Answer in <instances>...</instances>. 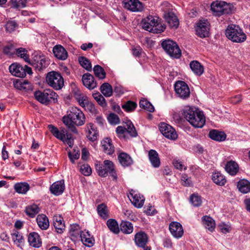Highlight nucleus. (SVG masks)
Listing matches in <instances>:
<instances>
[{
  "instance_id": "37",
  "label": "nucleus",
  "mask_w": 250,
  "mask_h": 250,
  "mask_svg": "<svg viewBox=\"0 0 250 250\" xmlns=\"http://www.w3.org/2000/svg\"><path fill=\"white\" fill-rule=\"evenodd\" d=\"M80 106L92 114H97L98 113V110L94 104L89 101L88 98L86 99V101L81 103Z\"/></svg>"
},
{
  "instance_id": "38",
  "label": "nucleus",
  "mask_w": 250,
  "mask_h": 250,
  "mask_svg": "<svg viewBox=\"0 0 250 250\" xmlns=\"http://www.w3.org/2000/svg\"><path fill=\"white\" fill-rule=\"evenodd\" d=\"M239 190L243 193H247L250 191V182L245 179L240 180L237 183Z\"/></svg>"
},
{
  "instance_id": "24",
  "label": "nucleus",
  "mask_w": 250,
  "mask_h": 250,
  "mask_svg": "<svg viewBox=\"0 0 250 250\" xmlns=\"http://www.w3.org/2000/svg\"><path fill=\"white\" fill-rule=\"evenodd\" d=\"M53 225L57 232L59 233H62L65 228L63 218L60 215L54 216Z\"/></svg>"
},
{
  "instance_id": "36",
  "label": "nucleus",
  "mask_w": 250,
  "mask_h": 250,
  "mask_svg": "<svg viewBox=\"0 0 250 250\" xmlns=\"http://www.w3.org/2000/svg\"><path fill=\"white\" fill-rule=\"evenodd\" d=\"M88 133L87 138L91 141L94 142L98 139V132L96 129L93 124L90 123L87 126Z\"/></svg>"
},
{
  "instance_id": "62",
  "label": "nucleus",
  "mask_w": 250,
  "mask_h": 250,
  "mask_svg": "<svg viewBox=\"0 0 250 250\" xmlns=\"http://www.w3.org/2000/svg\"><path fill=\"white\" fill-rule=\"evenodd\" d=\"M108 120L111 124H117L120 122L118 116L114 113H110L108 116Z\"/></svg>"
},
{
  "instance_id": "27",
  "label": "nucleus",
  "mask_w": 250,
  "mask_h": 250,
  "mask_svg": "<svg viewBox=\"0 0 250 250\" xmlns=\"http://www.w3.org/2000/svg\"><path fill=\"white\" fill-rule=\"evenodd\" d=\"M28 242L30 246L35 248H39L42 245V241L38 233L35 232L29 233L28 238Z\"/></svg>"
},
{
  "instance_id": "44",
  "label": "nucleus",
  "mask_w": 250,
  "mask_h": 250,
  "mask_svg": "<svg viewBox=\"0 0 250 250\" xmlns=\"http://www.w3.org/2000/svg\"><path fill=\"white\" fill-rule=\"evenodd\" d=\"M120 229L122 232L126 234H130L132 232L133 227L132 224L128 221L122 222L120 225Z\"/></svg>"
},
{
  "instance_id": "7",
  "label": "nucleus",
  "mask_w": 250,
  "mask_h": 250,
  "mask_svg": "<svg viewBox=\"0 0 250 250\" xmlns=\"http://www.w3.org/2000/svg\"><path fill=\"white\" fill-rule=\"evenodd\" d=\"M161 45L164 50L171 57L178 59L181 57V50L175 42L170 40H166L162 42Z\"/></svg>"
},
{
  "instance_id": "30",
  "label": "nucleus",
  "mask_w": 250,
  "mask_h": 250,
  "mask_svg": "<svg viewBox=\"0 0 250 250\" xmlns=\"http://www.w3.org/2000/svg\"><path fill=\"white\" fill-rule=\"evenodd\" d=\"M48 129L51 133L57 139L64 142L65 138V131L64 130H62L61 131L52 125H49L48 126Z\"/></svg>"
},
{
  "instance_id": "58",
  "label": "nucleus",
  "mask_w": 250,
  "mask_h": 250,
  "mask_svg": "<svg viewBox=\"0 0 250 250\" xmlns=\"http://www.w3.org/2000/svg\"><path fill=\"white\" fill-rule=\"evenodd\" d=\"M190 201L194 207L201 206L202 202L201 197L196 194H193L190 196Z\"/></svg>"
},
{
  "instance_id": "14",
  "label": "nucleus",
  "mask_w": 250,
  "mask_h": 250,
  "mask_svg": "<svg viewBox=\"0 0 250 250\" xmlns=\"http://www.w3.org/2000/svg\"><path fill=\"white\" fill-rule=\"evenodd\" d=\"M209 23L208 21H200L196 24V34L201 38H205L209 35Z\"/></svg>"
},
{
  "instance_id": "13",
  "label": "nucleus",
  "mask_w": 250,
  "mask_h": 250,
  "mask_svg": "<svg viewBox=\"0 0 250 250\" xmlns=\"http://www.w3.org/2000/svg\"><path fill=\"white\" fill-rule=\"evenodd\" d=\"M127 196L132 204L135 207L141 208L143 207L145 198L139 193L131 189Z\"/></svg>"
},
{
  "instance_id": "10",
  "label": "nucleus",
  "mask_w": 250,
  "mask_h": 250,
  "mask_svg": "<svg viewBox=\"0 0 250 250\" xmlns=\"http://www.w3.org/2000/svg\"><path fill=\"white\" fill-rule=\"evenodd\" d=\"M174 89L177 94L181 98L186 99L189 96L190 91L188 86L183 81H177L174 85Z\"/></svg>"
},
{
  "instance_id": "17",
  "label": "nucleus",
  "mask_w": 250,
  "mask_h": 250,
  "mask_svg": "<svg viewBox=\"0 0 250 250\" xmlns=\"http://www.w3.org/2000/svg\"><path fill=\"white\" fill-rule=\"evenodd\" d=\"M14 87L20 90L27 91L32 89L31 84L26 79H15L13 81Z\"/></svg>"
},
{
  "instance_id": "54",
  "label": "nucleus",
  "mask_w": 250,
  "mask_h": 250,
  "mask_svg": "<svg viewBox=\"0 0 250 250\" xmlns=\"http://www.w3.org/2000/svg\"><path fill=\"white\" fill-rule=\"evenodd\" d=\"M16 49L13 44H7L3 47V52L4 54L11 57L15 55Z\"/></svg>"
},
{
  "instance_id": "50",
  "label": "nucleus",
  "mask_w": 250,
  "mask_h": 250,
  "mask_svg": "<svg viewBox=\"0 0 250 250\" xmlns=\"http://www.w3.org/2000/svg\"><path fill=\"white\" fill-rule=\"evenodd\" d=\"M82 81L83 85L90 90L94 89L97 85L95 79H82Z\"/></svg>"
},
{
  "instance_id": "60",
  "label": "nucleus",
  "mask_w": 250,
  "mask_h": 250,
  "mask_svg": "<svg viewBox=\"0 0 250 250\" xmlns=\"http://www.w3.org/2000/svg\"><path fill=\"white\" fill-rule=\"evenodd\" d=\"M17 27L18 24L15 21H8L5 25L6 31L10 33L15 31Z\"/></svg>"
},
{
  "instance_id": "53",
  "label": "nucleus",
  "mask_w": 250,
  "mask_h": 250,
  "mask_svg": "<svg viewBox=\"0 0 250 250\" xmlns=\"http://www.w3.org/2000/svg\"><path fill=\"white\" fill-rule=\"evenodd\" d=\"M95 76L99 78H105L106 73L103 67L99 65H95L93 68Z\"/></svg>"
},
{
  "instance_id": "1",
  "label": "nucleus",
  "mask_w": 250,
  "mask_h": 250,
  "mask_svg": "<svg viewBox=\"0 0 250 250\" xmlns=\"http://www.w3.org/2000/svg\"><path fill=\"white\" fill-rule=\"evenodd\" d=\"M63 124L72 132L77 134L78 130L75 125L82 126L85 122V117L83 111L77 107H71L66 115L62 117Z\"/></svg>"
},
{
  "instance_id": "48",
  "label": "nucleus",
  "mask_w": 250,
  "mask_h": 250,
  "mask_svg": "<svg viewBox=\"0 0 250 250\" xmlns=\"http://www.w3.org/2000/svg\"><path fill=\"white\" fill-rule=\"evenodd\" d=\"M101 91L106 97H110L112 94L111 86L108 83H104L101 86Z\"/></svg>"
},
{
  "instance_id": "19",
  "label": "nucleus",
  "mask_w": 250,
  "mask_h": 250,
  "mask_svg": "<svg viewBox=\"0 0 250 250\" xmlns=\"http://www.w3.org/2000/svg\"><path fill=\"white\" fill-rule=\"evenodd\" d=\"M80 237L83 243L86 247H91L95 244L94 238L88 231H82Z\"/></svg>"
},
{
  "instance_id": "45",
  "label": "nucleus",
  "mask_w": 250,
  "mask_h": 250,
  "mask_svg": "<svg viewBox=\"0 0 250 250\" xmlns=\"http://www.w3.org/2000/svg\"><path fill=\"white\" fill-rule=\"evenodd\" d=\"M97 211L98 214L103 219H106L108 217L107 208L104 204H101L98 206Z\"/></svg>"
},
{
  "instance_id": "11",
  "label": "nucleus",
  "mask_w": 250,
  "mask_h": 250,
  "mask_svg": "<svg viewBox=\"0 0 250 250\" xmlns=\"http://www.w3.org/2000/svg\"><path fill=\"white\" fill-rule=\"evenodd\" d=\"M159 129L162 134L168 139L175 140L177 138L175 129L166 123H161L159 125Z\"/></svg>"
},
{
  "instance_id": "57",
  "label": "nucleus",
  "mask_w": 250,
  "mask_h": 250,
  "mask_svg": "<svg viewBox=\"0 0 250 250\" xmlns=\"http://www.w3.org/2000/svg\"><path fill=\"white\" fill-rule=\"evenodd\" d=\"M70 233L71 236L77 237L80 235L82 231L80 230V226L78 224H73L70 227Z\"/></svg>"
},
{
  "instance_id": "56",
  "label": "nucleus",
  "mask_w": 250,
  "mask_h": 250,
  "mask_svg": "<svg viewBox=\"0 0 250 250\" xmlns=\"http://www.w3.org/2000/svg\"><path fill=\"white\" fill-rule=\"evenodd\" d=\"M79 167H80V171L84 175L89 176L91 174V168L88 164H84L80 165V163H79Z\"/></svg>"
},
{
  "instance_id": "63",
  "label": "nucleus",
  "mask_w": 250,
  "mask_h": 250,
  "mask_svg": "<svg viewBox=\"0 0 250 250\" xmlns=\"http://www.w3.org/2000/svg\"><path fill=\"white\" fill-rule=\"evenodd\" d=\"M116 132L118 134V136L120 138H125V136L126 134V127L125 125L124 126H118L116 128Z\"/></svg>"
},
{
  "instance_id": "43",
  "label": "nucleus",
  "mask_w": 250,
  "mask_h": 250,
  "mask_svg": "<svg viewBox=\"0 0 250 250\" xmlns=\"http://www.w3.org/2000/svg\"><path fill=\"white\" fill-rule=\"evenodd\" d=\"M106 225L108 229L112 232L115 234H118L119 232L120 229L118 226V224L115 219H108L107 221Z\"/></svg>"
},
{
  "instance_id": "16",
  "label": "nucleus",
  "mask_w": 250,
  "mask_h": 250,
  "mask_svg": "<svg viewBox=\"0 0 250 250\" xmlns=\"http://www.w3.org/2000/svg\"><path fill=\"white\" fill-rule=\"evenodd\" d=\"M169 229L171 235L176 238H181L184 233L181 224L177 222H172L169 225Z\"/></svg>"
},
{
  "instance_id": "15",
  "label": "nucleus",
  "mask_w": 250,
  "mask_h": 250,
  "mask_svg": "<svg viewBox=\"0 0 250 250\" xmlns=\"http://www.w3.org/2000/svg\"><path fill=\"white\" fill-rule=\"evenodd\" d=\"M31 63L36 69L39 71L45 68L48 65L45 56L41 55H35Z\"/></svg>"
},
{
  "instance_id": "39",
  "label": "nucleus",
  "mask_w": 250,
  "mask_h": 250,
  "mask_svg": "<svg viewBox=\"0 0 250 250\" xmlns=\"http://www.w3.org/2000/svg\"><path fill=\"white\" fill-rule=\"evenodd\" d=\"M29 188V185L26 182L18 183L14 185L15 191L20 194H25Z\"/></svg>"
},
{
  "instance_id": "23",
  "label": "nucleus",
  "mask_w": 250,
  "mask_h": 250,
  "mask_svg": "<svg viewBox=\"0 0 250 250\" xmlns=\"http://www.w3.org/2000/svg\"><path fill=\"white\" fill-rule=\"evenodd\" d=\"M148 241V237L146 233L140 231L135 235V242L138 247L144 248Z\"/></svg>"
},
{
  "instance_id": "55",
  "label": "nucleus",
  "mask_w": 250,
  "mask_h": 250,
  "mask_svg": "<svg viewBox=\"0 0 250 250\" xmlns=\"http://www.w3.org/2000/svg\"><path fill=\"white\" fill-rule=\"evenodd\" d=\"M136 107V103L131 101H128L125 104L122 105V108L127 112H131L133 111Z\"/></svg>"
},
{
  "instance_id": "9",
  "label": "nucleus",
  "mask_w": 250,
  "mask_h": 250,
  "mask_svg": "<svg viewBox=\"0 0 250 250\" xmlns=\"http://www.w3.org/2000/svg\"><path fill=\"white\" fill-rule=\"evenodd\" d=\"M210 9L216 16H221L230 12V5L224 1L216 0L211 3Z\"/></svg>"
},
{
  "instance_id": "41",
  "label": "nucleus",
  "mask_w": 250,
  "mask_h": 250,
  "mask_svg": "<svg viewBox=\"0 0 250 250\" xmlns=\"http://www.w3.org/2000/svg\"><path fill=\"white\" fill-rule=\"evenodd\" d=\"M40 211V208L35 204H32L27 206L25 210V212L27 215L30 217H34Z\"/></svg>"
},
{
  "instance_id": "61",
  "label": "nucleus",
  "mask_w": 250,
  "mask_h": 250,
  "mask_svg": "<svg viewBox=\"0 0 250 250\" xmlns=\"http://www.w3.org/2000/svg\"><path fill=\"white\" fill-rule=\"evenodd\" d=\"M68 155L70 161L72 163H74L75 160H78L80 157V151L74 150L73 153L69 151L68 153Z\"/></svg>"
},
{
  "instance_id": "18",
  "label": "nucleus",
  "mask_w": 250,
  "mask_h": 250,
  "mask_svg": "<svg viewBox=\"0 0 250 250\" xmlns=\"http://www.w3.org/2000/svg\"><path fill=\"white\" fill-rule=\"evenodd\" d=\"M71 93L72 96L77 100L80 105L81 104V102L86 101V99L88 98L86 95L83 94L80 89L75 85L72 86Z\"/></svg>"
},
{
  "instance_id": "29",
  "label": "nucleus",
  "mask_w": 250,
  "mask_h": 250,
  "mask_svg": "<svg viewBox=\"0 0 250 250\" xmlns=\"http://www.w3.org/2000/svg\"><path fill=\"white\" fill-rule=\"evenodd\" d=\"M202 221L204 227L210 232L214 231L215 228V221L211 217L204 216L202 218Z\"/></svg>"
},
{
  "instance_id": "25",
  "label": "nucleus",
  "mask_w": 250,
  "mask_h": 250,
  "mask_svg": "<svg viewBox=\"0 0 250 250\" xmlns=\"http://www.w3.org/2000/svg\"><path fill=\"white\" fill-rule=\"evenodd\" d=\"M101 146L103 151L108 155H111L114 152V147L110 138H106L101 141Z\"/></svg>"
},
{
  "instance_id": "2",
  "label": "nucleus",
  "mask_w": 250,
  "mask_h": 250,
  "mask_svg": "<svg viewBox=\"0 0 250 250\" xmlns=\"http://www.w3.org/2000/svg\"><path fill=\"white\" fill-rule=\"evenodd\" d=\"M182 114L194 127L202 128L205 124L206 119L203 112L196 107L186 106L183 109Z\"/></svg>"
},
{
  "instance_id": "64",
  "label": "nucleus",
  "mask_w": 250,
  "mask_h": 250,
  "mask_svg": "<svg viewBox=\"0 0 250 250\" xmlns=\"http://www.w3.org/2000/svg\"><path fill=\"white\" fill-rule=\"evenodd\" d=\"M181 181L182 184L185 186H190L192 184L191 178L188 177V175L186 174H182L181 176Z\"/></svg>"
},
{
  "instance_id": "22",
  "label": "nucleus",
  "mask_w": 250,
  "mask_h": 250,
  "mask_svg": "<svg viewBox=\"0 0 250 250\" xmlns=\"http://www.w3.org/2000/svg\"><path fill=\"white\" fill-rule=\"evenodd\" d=\"M54 56L59 60H65L68 57V54L65 48L61 45L55 46L53 49Z\"/></svg>"
},
{
  "instance_id": "20",
  "label": "nucleus",
  "mask_w": 250,
  "mask_h": 250,
  "mask_svg": "<svg viewBox=\"0 0 250 250\" xmlns=\"http://www.w3.org/2000/svg\"><path fill=\"white\" fill-rule=\"evenodd\" d=\"M64 189V181L63 180L55 182L50 188L51 193L57 196L62 194Z\"/></svg>"
},
{
  "instance_id": "21",
  "label": "nucleus",
  "mask_w": 250,
  "mask_h": 250,
  "mask_svg": "<svg viewBox=\"0 0 250 250\" xmlns=\"http://www.w3.org/2000/svg\"><path fill=\"white\" fill-rule=\"evenodd\" d=\"M148 159L151 166L155 168L160 166L161 162L158 152L154 149H151L148 153Z\"/></svg>"
},
{
  "instance_id": "51",
  "label": "nucleus",
  "mask_w": 250,
  "mask_h": 250,
  "mask_svg": "<svg viewBox=\"0 0 250 250\" xmlns=\"http://www.w3.org/2000/svg\"><path fill=\"white\" fill-rule=\"evenodd\" d=\"M79 62L81 65L87 70L90 71L92 69V65L90 61L84 57H80L79 58Z\"/></svg>"
},
{
  "instance_id": "46",
  "label": "nucleus",
  "mask_w": 250,
  "mask_h": 250,
  "mask_svg": "<svg viewBox=\"0 0 250 250\" xmlns=\"http://www.w3.org/2000/svg\"><path fill=\"white\" fill-rule=\"evenodd\" d=\"M125 126L126 127V134H129L131 137H136L137 135L135 128L130 121H127L125 123Z\"/></svg>"
},
{
  "instance_id": "40",
  "label": "nucleus",
  "mask_w": 250,
  "mask_h": 250,
  "mask_svg": "<svg viewBox=\"0 0 250 250\" xmlns=\"http://www.w3.org/2000/svg\"><path fill=\"white\" fill-rule=\"evenodd\" d=\"M212 179L214 183L219 186H224L226 183L225 176L220 172H216L212 174Z\"/></svg>"
},
{
  "instance_id": "52",
  "label": "nucleus",
  "mask_w": 250,
  "mask_h": 250,
  "mask_svg": "<svg viewBox=\"0 0 250 250\" xmlns=\"http://www.w3.org/2000/svg\"><path fill=\"white\" fill-rule=\"evenodd\" d=\"M26 0H11V7L15 9L22 8L26 6Z\"/></svg>"
},
{
  "instance_id": "5",
  "label": "nucleus",
  "mask_w": 250,
  "mask_h": 250,
  "mask_svg": "<svg viewBox=\"0 0 250 250\" xmlns=\"http://www.w3.org/2000/svg\"><path fill=\"white\" fill-rule=\"evenodd\" d=\"M35 99L42 104L47 105L57 100L58 95L53 90L46 89L43 91L37 90L34 93Z\"/></svg>"
},
{
  "instance_id": "8",
  "label": "nucleus",
  "mask_w": 250,
  "mask_h": 250,
  "mask_svg": "<svg viewBox=\"0 0 250 250\" xmlns=\"http://www.w3.org/2000/svg\"><path fill=\"white\" fill-rule=\"evenodd\" d=\"M9 70L12 75L21 78H24L26 74L31 76L33 73L32 68L26 65L22 66L17 63L11 64L9 67Z\"/></svg>"
},
{
  "instance_id": "33",
  "label": "nucleus",
  "mask_w": 250,
  "mask_h": 250,
  "mask_svg": "<svg viewBox=\"0 0 250 250\" xmlns=\"http://www.w3.org/2000/svg\"><path fill=\"white\" fill-rule=\"evenodd\" d=\"M46 83L56 90L61 89L64 85L63 79H43Z\"/></svg>"
},
{
  "instance_id": "6",
  "label": "nucleus",
  "mask_w": 250,
  "mask_h": 250,
  "mask_svg": "<svg viewBox=\"0 0 250 250\" xmlns=\"http://www.w3.org/2000/svg\"><path fill=\"white\" fill-rule=\"evenodd\" d=\"M96 169L98 175L101 177H105L108 173H109L113 179H117V175L115 170L113 163L110 160H104L103 164L97 165Z\"/></svg>"
},
{
  "instance_id": "32",
  "label": "nucleus",
  "mask_w": 250,
  "mask_h": 250,
  "mask_svg": "<svg viewBox=\"0 0 250 250\" xmlns=\"http://www.w3.org/2000/svg\"><path fill=\"white\" fill-rule=\"evenodd\" d=\"M225 169L230 175L234 176L238 172L239 167L235 162L231 160L227 163Z\"/></svg>"
},
{
  "instance_id": "47",
  "label": "nucleus",
  "mask_w": 250,
  "mask_h": 250,
  "mask_svg": "<svg viewBox=\"0 0 250 250\" xmlns=\"http://www.w3.org/2000/svg\"><path fill=\"white\" fill-rule=\"evenodd\" d=\"M140 107L145 109L146 110L153 112L154 111V107L152 104L146 99L141 100L139 103Z\"/></svg>"
},
{
  "instance_id": "28",
  "label": "nucleus",
  "mask_w": 250,
  "mask_h": 250,
  "mask_svg": "<svg viewBox=\"0 0 250 250\" xmlns=\"http://www.w3.org/2000/svg\"><path fill=\"white\" fill-rule=\"evenodd\" d=\"M164 17L170 27L177 28L179 25V21L176 15L172 12L165 13Z\"/></svg>"
},
{
  "instance_id": "12",
  "label": "nucleus",
  "mask_w": 250,
  "mask_h": 250,
  "mask_svg": "<svg viewBox=\"0 0 250 250\" xmlns=\"http://www.w3.org/2000/svg\"><path fill=\"white\" fill-rule=\"evenodd\" d=\"M123 4L125 8L132 12H141L144 5L139 0H124Z\"/></svg>"
},
{
  "instance_id": "26",
  "label": "nucleus",
  "mask_w": 250,
  "mask_h": 250,
  "mask_svg": "<svg viewBox=\"0 0 250 250\" xmlns=\"http://www.w3.org/2000/svg\"><path fill=\"white\" fill-rule=\"evenodd\" d=\"M118 159L120 164L124 167H129L133 163L131 157L125 152L119 153L118 156Z\"/></svg>"
},
{
  "instance_id": "4",
  "label": "nucleus",
  "mask_w": 250,
  "mask_h": 250,
  "mask_svg": "<svg viewBox=\"0 0 250 250\" xmlns=\"http://www.w3.org/2000/svg\"><path fill=\"white\" fill-rule=\"evenodd\" d=\"M159 18L152 16H148L142 20L141 25L143 28L149 32L160 33L166 28L165 26L159 25Z\"/></svg>"
},
{
  "instance_id": "59",
  "label": "nucleus",
  "mask_w": 250,
  "mask_h": 250,
  "mask_svg": "<svg viewBox=\"0 0 250 250\" xmlns=\"http://www.w3.org/2000/svg\"><path fill=\"white\" fill-rule=\"evenodd\" d=\"M93 97L97 103L102 107L106 106V103L104 98L99 93H96L93 95Z\"/></svg>"
},
{
  "instance_id": "3",
  "label": "nucleus",
  "mask_w": 250,
  "mask_h": 250,
  "mask_svg": "<svg viewBox=\"0 0 250 250\" xmlns=\"http://www.w3.org/2000/svg\"><path fill=\"white\" fill-rule=\"evenodd\" d=\"M226 37L231 42L236 43L244 42L247 36L240 26L236 24L229 25L225 30Z\"/></svg>"
},
{
  "instance_id": "35",
  "label": "nucleus",
  "mask_w": 250,
  "mask_h": 250,
  "mask_svg": "<svg viewBox=\"0 0 250 250\" xmlns=\"http://www.w3.org/2000/svg\"><path fill=\"white\" fill-rule=\"evenodd\" d=\"M190 67L197 76H201L204 72V67L197 61H193L190 63Z\"/></svg>"
},
{
  "instance_id": "49",
  "label": "nucleus",
  "mask_w": 250,
  "mask_h": 250,
  "mask_svg": "<svg viewBox=\"0 0 250 250\" xmlns=\"http://www.w3.org/2000/svg\"><path fill=\"white\" fill-rule=\"evenodd\" d=\"M18 57L22 58L26 62H29V56L27 54V51L24 48H19L16 49V53Z\"/></svg>"
},
{
  "instance_id": "42",
  "label": "nucleus",
  "mask_w": 250,
  "mask_h": 250,
  "mask_svg": "<svg viewBox=\"0 0 250 250\" xmlns=\"http://www.w3.org/2000/svg\"><path fill=\"white\" fill-rule=\"evenodd\" d=\"M12 238L15 245L18 247H21L23 244L24 239L20 232L16 230L14 231L12 234Z\"/></svg>"
},
{
  "instance_id": "34",
  "label": "nucleus",
  "mask_w": 250,
  "mask_h": 250,
  "mask_svg": "<svg viewBox=\"0 0 250 250\" xmlns=\"http://www.w3.org/2000/svg\"><path fill=\"white\" fill-rule=\"evenodd\" d=\"M209 136L211 139L218 142L223 141L226 138V135L225 133L216 130H210Z\"/></svg>"
},
{
  "instance_id": "31",
  "label": "nucleus",
  "mask_w": 250,
  "mask_h": 250,
  "mask_svg": "<svg viewBox=\"0 0 250 250\" xmlns=\"http://www.w3.org/2000/svg\"><path fill=\"white\" fill-rule=\"evenodd\" d=\"M38 226L42 230L47 229L49 226L48 218L44 214H42L38 215L36 218Z\"/></svg>"
}]
</instances>
